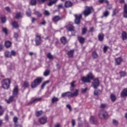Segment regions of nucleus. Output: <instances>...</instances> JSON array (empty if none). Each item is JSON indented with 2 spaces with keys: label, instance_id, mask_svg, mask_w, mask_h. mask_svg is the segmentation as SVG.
Returning <instances> with one entry per match:
<instances>
[{
  "label": "nucleus",
  "instance_id": "obj_14",
  "mask_svg": "<svg viewBox=\"0 0 127 127\" xmlns=\"http://www.w3.org/2000/svg\"><path fill=\"white\" fill-rule=\"evenodd\" d=\"M105 37V35L104 34L101 33L99 34L98 38V40L99 41H103L104 40V38Z\"/></svg>",
  "mask_w": 127,
  "mask_h": 127
},
{
  "label": "nucleus",
  "instance_id": "obj_36",
  "mask_svg": "<svg viewBox=\"0 0 127 127\" xmlns=\"http://www.w3.org/2000/svg\"><path fill=\"white\" fill-rule=\"evenodd\" d=\"M12 25L14 28H17V27H18V23H17V22L16 21H13Z\"/></svg>",
  "mask_w": 127,
  "mask_h": 127
},
{
  "label": "nucleus",
  "instance_id": "obj_52",
  "mask_svg": "<svg viewBox=\"0 0 127 127\" xmlns=\"http://www.w3.org/2000/svg\"><path fill=\"white\" fill-rule=\"evenodd\" d=\"M113 123L115 126H118V125H119V122H118L117 120H113Z\"/></svg>",
  "mask_w": 127,
  "mask_h": 127
},
{
  "label": "nucleus",
  "instance_id": "obj_12",
  "mask_svg": "<svg viewBox=\"0 0 127 127\" xmlns=\"http://www.w3.org/2000/svg\"><path fill=\"white\" fill-rule=\"evenodd\" d=\"M74 50H71L67 51V55L68 57L69 58H73V56H74Z\"/></svg>",
  "mask_w": 127,
  "mask_h": 127
},
{
  "label": "nucleus",
  "instance_id": "obj_57",
  "mask_svg": "<svg viewBox=\"0 0 127 127\" xmlns=\"http://www.w3.org/2000/svg\"><path fill=\"white\" fill-rule=\"evenodd\" d=\"M88 90V88H82L81 89V91L82 93H86L87 92V90Z\"/></svg>",
  "mask_w": 127,
  "mask_h": 127
},
{
  "label": "nucleus",
  "instance_id": "obj_60",
  "mask_svg": "<svg viewBox=\"0 0 127 127\" xmlns=\"http://www.w3.org/2000/svg\"><path fill=\"white\" fill-rule=\"evenodd\" d=\"M14 37H15V38H16V40H17V37H18V34H17L16 33H14Z\"/></svg>",
  "mask_w": 127,
  "mask_h": 127
},
{
  "label": "nucleus",
  "instance_id": "obj_18",
  "mask_svg": "<svg viewBox=\"0 0 127 127\" xmlns=\"http://www.w3.org/2000/svg\"><path fill=\"white\" fill-rule=\"evenodd\" d=\"M122 61H123V59L121 58H117L115 59V62L117 65H120L121 63H122Z\"/></svg>",
  "mask_w": 127,
  "mask_h": 127
},
{
  "label": "nucleus",
  "instance_id": "obj_43",
  "mask_svg": "<svg viewBox=\"0 0 127 127\" xmlns=\"http://www.w3.org/2000/svg\"><path fill=\"white\" fill-rule=\"evenodd\" d=\"M26 14L27 16H31V10H30V9H28V10L26 12Z\"/></svg>",
  "mask_w": 127,
  "mask_h": 127
},
{
  "label": "nucleus",
  "instance_id": "obj_25",
  "mask_svg": "<svg viewBox=\"0 0 127 127\" xmlns=\"http://www.w3.org/2000/svg\"><path fill=\"white\" fill-rule=\"evenodd\" d=\"M58 1V0H51L49 3H48V6H52V5H53L54 3H56Z\"/></svg>",
  "mask_w": 127,
  "mask_h": 127
},
{
  "label": "nucleus",
  "instance_id": "obj_37",
  "mask_svg": "<svg viewBox=\"0 0 127 127\" xmlns=\"http://www.w3.org/2000/svg\"><path fill=\"white\" fill-rule=\"evenodd\" d=\"M34 14H36V15L38 17H41L42 16V14H41V12L38 11H36L34 12Z\"/></svg>",
  "mask_w": 127,
  "mask_h": 127
},
{
  "label": "nucleus",
  "instance_id": "obj_15",
  "mask_svg": "<svg viewBox=\"0 0 127 127\" xmlns=\"http://www.w3.org/2000/svg\"><path fill=\"white\" fill-rule=\"evenodd\" d=\"M61 41L62 44H64V45H65L66 43H67V38L65 37H62L61 38Z\"/></svg>",
  "mask_w": 127,
  "mask_h": 127
},
{
  "label": "nucleus",
  "instance_id": "obj_30",
  "mask_svg": "<svg viewBox=\"0 0 127 127\" xmlns=\"http://www.w3.org/2000/svg\"><path fill=\"white\" fill-rule=\"evenodd\" d=\"M50 83V80H47L45 81L41 85V89H44V87H45L46 85H47V84H49Z\"/></svg>",
  "mask_w": 127,
  "mask_h": 127
},
{
  "label": "nucleus",
  "instance_id": "obj_54",
  "mask_svg": "<svg viewBox=\"0 0 127 127\" xmlns=\"http://www.w3.org/2000/svg\"><path fill=\"white\" fill-rule=\"evenodd\" d=\"M108 46H104V48H103V51H104V53H106L107 52V50H108Z\"/></svg>",
  "mask_w": 127,
  "mask_h": 127
},
{
  "label": "nucleus",
  "instance_id": "obj_47",
  "mask_svg": "<svg viewBox=\"0 0 127 127\" xmlns=\"http://www.w3.org/2000/svg\"><path fill=\"white\" fill-rule=\"evenodd\" d=\"M3 109H2V107L0 106V116H2L3 115Z\"/></svg>",
  "mask_w": 127,
  "mask_h": 127
},
{
  "label": "nucleus",
  "instance_id": "obj_58",
  "mask_svg": "<svg viewBox=\"0 0 127 127\" xmlns=\"http://www.w3.org/2000/svg\"><path fill=\"white\" fill-rule=\"evenodd\" d=\"M66 108H67L69 110V111H71L72 110V107H71V105L68 104L66 105Z\"/></svg>",
  "mask_w": 127,
  "mask_h": 127
},
{
  "label": "nucleus",
  "instance_id": "obj_44",
  "mask_svg": "<svg viewBox=\"0 0 127 127\" xmlns=\"http://www.w3.org/2000/svg\"><path fill=\"white\" fill-rule=\"evenodd\" d=\"M11 57V56H16V52L14 50H12L10 52Z\"/></svg>",
  "mask_w": 127,
  "mask_h": 127
},
{
  "label": "nucleus",
  "instance_id": "obj_8",
  "mask_svg": "<svg viewBox=\"0 0 127 127\" xmlns=\"http://www.w3.org/2000/svg\"><path fill=\"white\" fill-rule=\"evenodd\" d=\"M100 85V81L99 79L96 78L93 80L92 82V86L94 89H98V87Z\"/></svg>",
  "mask_w": 127,
  "mask_h": 127
},
{
  "label": "nucleus",
  "instance_id": "obj_40",
  "mask_svg": "<svg viewBox=\"0 0 127 127\" xmlns=\"http://www.w3.org/2000/svg\"><path fill=\"white\" fill-rule=\"evenodd\" d=\"M110 98L112 102H115V101H116V95H115L114 94H111Z\"/></svg>",
  "mask_w": 127,
  "mask_h": 127
},
{
  "label": "nucleus",
  "instance_id": "obj_56",
  "mask_svg": "<svg viewBox=\"0 0 127 127\" xmlns=\"http://www.w3.org/2000/svg\"><path fill=\"white\" fill-rule=\"evenodd\" d=\"M2 31L4 32V33H5V34H7V30L6 28H3Z\"/></svg>",
  "mask_w": 127,
  "mask_h": 127
},
{
  "label": "nucleus",
  "instance_id": "obj_7",
  "mask_svg": "<svg viewBox=\"0 0 127 127\" xmlns=\"http://www.w3.org/2000/svg\"><path fill=\"white\" fill-rule=\"evenodd\" d=\"M98 116L100 119H106L107 117H108V112L104 110H102L99 112Z\"/></svg>",
  "mask_w": 127,
  "mask_h": 127
},
{
  "label": "nucleus",
  "instance_id": "obj_49",
  "mask_svg": "<svg viewBox=\"0 0 127 127\" xmlns=\"http://www.w3.org/2000/svg\"><path fill=\"white\" fill-rule=\"evenodd\" d=\"M1 21L2 23H4L6 21V19L4 17H1Z\"/></svg>",
  "mask_w": 127,
  "mask_h": 127
},
{
  "label": "nucleus",
  "instance_id": "obj_35",
  "mask_svg": "<svg viewBox=\"0 0 127 127\" xmlns=\"http://www.w3.org/2000/svg\"><path fill=\"white\" fill-rule=\"evenodd\" d=\"M119 11H120V10L119 9H118V8L114 9L113 10L112 16H114V15H116V14H117V13H118V12H119Z\"/></svg>",
  "mask_w": 127,
  "mask_h": 127
},
{
  "label": "nucleus",
  "instance_id": "obj_22",
  "mask_svg": "<svg viewBox=\"0 0 127 127\" xmlns=\"http://www.w3.org/2000/svg\"><path fill=\"white\" fill-rule=\"evenodd\" d=\"M121 97H127V88H125L121 93Z\"/></svg>",
  "mask_w": 127,
  "mask_h": 127
},
{
  "label": "nucleus",
  "instance_id": "obj_17",
  "mask_svg": "<svg viewBox=\"0 0 127 127\" xmlns=\"http://www.w3.org/2000/svg\"><path fill=\"white\" fill-rule=\"evenodd\" d=\"M66 28L68 31H74V27L71 24L67 25Z\"/></svg>",
  "mask_w": 127,
  "mask_h": 127
},
{
  "label": "nucleus",
  "instance_id": "obj_53",
  "mask_svg": "<svg viewBox=\"0 0 127 127\" xmlns=\"http://www.w3.org/2000/svg\"><path fill=\"white\" fill-rule=\"evenodd\" d=\"M44 13L45 15H47V16L50 15V13L49 12V11H48V10H46L44 11Z\"/></svg>",
  "mask_w": 127,
  "mask_h": 127
},
{
  "label": "nucleus",
  "instance_id": "obj_31",
  "mask_svg": "<svg viewBox=\"0 0 127 127\" xmlns=\"http://www.w3.org/2000/svg\"><path fill=\"white\" fill-rule=\"evenodd\" d=\"M98 54L96 52H93L92 54V57L93 59H97L98 58Z\"/></svg>",
  "mask_w": 127,
  "mask_h": 127
},
{
  "label": "nucleus",
  "instance_id": "obj_45",
  "mask_svg": "<svg viewBox=\"0 0 127 127\" xmlns=\"http://www.w3.org/2000/svg\"><path fill=\"white\" fill-rule=\"evenodd\" d=\"M30 4L31 5H35L36 4V0H31Z\"/></svg>",
  "mask_w": 127,
  "mask_h": 127
},
{
  "label": "nucleus",
  "instance_id": "obj_51",
  "mask_svg": "<svg viewBox=\"0 0 127 127\" xmlns=\"http://www.w3.org/2000/svg\"><path fill=\"white\" fill-rule=\"evenodd\" d=\"M100 92H101L100 90H95L94 91V95L95 96H98V95L100 94Z\"/></svg>",
  "mask_w": 127,
  "mask_h": 127
},
{
  "label": "nucleus",
  "instance_id": "obj_46",
  "mask_svg": "<svg viewBox=\"0 0 127 127\" xmlns=\"http://www.w3.org/2000/svg\"><path fill=\"white\" fill-rule=\"evenodd\" d=\"M121 77H125L126 75H127V73L125 71H121L120 72Z\"/></svg>",
  "mask_w": 127,
  "mask_h": 127
},
{
  "label": "nucleus",
  "instance_id": "obj_64",
  "mask_svg": "<svg viewBox=\"0 0 127 127\" xmlns=\"http://www.w3.org/2000/svg\"><path fill=\"white\" fill-rule=\"evenodd\" d=\"M61 126L60 125V124H57L55 125L54 127H60Z\"/></svg>",
  "mask_w": 127,
  "mask_h": 127
},
{
  "label": "nucleus",
  "instance_id": "obj_38",
  "mask_svg": "<svg viewBox=\"0 0 127 127\" xmlns=\"http://www.w3.org/2000/svg\"><path fill=\"white\" fill-rule=\"evenodd\" d=\"M47 57L49 59H54V57H53V56H52V55H51V53H48L47 54Z\"/></svg>",
  "mask_w": 127,
  "mask_h": 127
},
{
  "label": "nucleus",
  "instance_id": "obj_4",
  "mask_svg": "<svg viewBox=\"0 0 127 127\" xmlns=\"http://www.w3.org/2000/svg\"><path fill=\"white\" fill-rule=\"evenodd\" d=\"M92 11H94L93 6H86L85 9L82 12V14L85 17L88 16L92 13Z\"/></svg>",
  "mask_w": 127,
  "mask_h": 127
},
{
  "label": "nucleus",
  "instance_id": "obj_23",
  "mask_svg": "<svg viewBox=\"0 0 127 127\" xmlns=\"http://www.w3.org/2000/svg\"><path fill=\"white\" fill-rule=\"evenodd\" d=\"M122 37L123 40H127V32L123 31L122 33Z\"/></svg>",
  "mask_w": 127,
  "mask_h": 127
},
{
  "label": "nucleus",
  "instance_id": "obj_9",
  "mask_svg": "<svg viewBox=\"0 0 127 127\" xmlns=\"http://www.w3.org/2000/svg\"><path fill=\"white\" fill-rule=\"evenodd\" d=\"M75 19L74 20V22L76 24H79L81 22V19L82 18V15L80 14L79 15L75 14L74 15Z\"/></svg>",
  "mask_w": 127,
  "mask_h": 127
},
{
  "label": "nucleus",
  "instance_id": "obj_41",
  "mask_svg": "<svg viewBox=\"0 0 127 127\" xmlns=\"http://www.w3.org/2000/svg\"><path fill=\"white\" fill-rule=\"evenodd\" d=\"M43 114V112L42 111H37L36 113V117H39L40 116H41Z\"/></svg>",
  "mask_w": 127,
  "mask_h": 127
},
{
  "label": "nucleus",
  "instance_id": "obj_20",
  "mask_svg": "<svg viewBox=\"0 0 127 127\" xmlns=\"http://www.w3.org/2000/svg\"><path fill=\"white\" fill-rule=\"evenodd\" d=\"M11 42L9 41H6L5 42L4 45H5V47H6V48H9V47H10V46H11Z\"/></svg>",
  "mask_w": 127,
  "mask_h": 127
},
{
  "label": "nucleus",
  "instance_id": "obj_28",
  "mask_svg": "<svg viewBox=\"0 0 127 127\" xmlns=\"http://www.w3.org/2000/svg\"><path fill=\"white\" fill-rule=\"evenodd\" d=\"M108 15H110V12H109L108 10H106L103 13V16L102 17H108Z\"/></svg>",
  "mask_w": 127,
  "mask_h": 127
},
{
  "label": "nucleus",
  "instance_id": "obj_61",
  "mask_svg": "<svg viewBox=\"0 0 127 127\" xmlns=\"http://www.w3.org/2000/svg\"><path fill=\"white\" fill-rule=\"evenodd\" d=\"M100 108L101 109H105V108H106V104H102L100 105Z\"/></svg>",
  "mask_w": 127,
  "mask_h": 127
},
{
  "label": "nucleus",
  "instance_id": "obj_33",
  "mask_svg": "<svg viewBox=\"0 0 127 127\" xmlns=\"http://www.w3.org/2000/svg\"><path fill=\"white\" fill-rule=\"evenodd\" d=\"M59 101V98L57 97H54L52 99V104H54Z\"/></svg>",
  "mask_w": 127,
  "mask_h": 127
},
{
  "label": "nucleus",
  "instance_id": "obj_42",
  "mask_svg": "<svg viewBox=\"0 0 127 127\" xmlns=\"http://www.w3.org/2000/svg\"><path fill=\"white\" fill-rule=\"evenodd\" d=\"M15 18L18 19V18H21V14L20 12L17 13L15 15Z\"/></svg>",
  "mask_w": 127,
  "mask_h": 127
},
{
  "label": "nucleus",
  "instance_id": "obj_34",
  "mask_svg": "<svg viewBox=\"0 0 127 127\" xmlns=\"http://www.w3.org/2000/svg\"><path fill=\"white\" fill-rule=\"evenodd\" d=\"M5 57H7V58H11V55H10V53L9 51H5L4 53Z\"/></svg>",
  "mask_w": 127,
  "mask_h": 127
},
{
  "label": "nucleus",
  "instance_id": "obj_2",
  "mask_svg": "<svg viewBox=\"0 0 127 127\" xmlns=\"http://www.w3.org/2000/svg\"><path fill=\"white\" fill-rule=\"evenodd\" d=\"M43 80V77H37L36 78L32 83L31 84V87L32 88H36L39 84H40L42 80Z\"/></svg>",
  "mask_w": 127,
  "mask_h": 127
},
{
  "label": "nucleus",
  "instance_id": "obj_11",
  "mask_svg": "<svg viewBox=\"0 0 127 127\" xmlns=\"http://www.w3.org/2000/svg\"><path fill=\"white\" fill-rule=\"evenodd\" d=\"M90 120L91 124H93V125H98V120L95 117L91 116Z\"/></svg>",
  "mask_w": 127,
  "mask_h": 127
},
{
  "label": "nucleus",
  "instance_id": "obj_62",
  "mask_svg": "<svg viewBox=\"0 0 127 127\" xmlns=\"http://www.w3.org/2000/svg\"><path fill=\"white\" fill-rule=\"evenodd\" d=\"M40 24H41V25H45V24H46V21L45 20H43L40 23Z\"/></svg>",
  "mask_w": 127,
  "mask_h": 127
},
{
  "label": "nucleus",
  "instance_id": "obj_5",
  "mask_svg": "<svg viewBox=\"0 0 127 127\" xmlns=\"http://www.w3.org/2000/svg\"><path fill=\"white\" fill-rule=\"evenodd\" d=\"M2 87L5 90H7L9 88V85H10V80L8 79H5L1 82Z\"/></svg>",
  "mask_w": 127,
  "mask_h": 127
},
{
  "label": "nucleus",
  "instance_id": "obj_39",
  "mask_svg": "<svg viewBox=\"0 0 127 127\" xmlns=\"http://www.w3.org/2000/svg\"><path fill=\"white\" fill-rule=\"evenodd\" d=\"M50 73V70L47 69L45 71V72L44 73V76L46 77V76H48V75H49Z\"/></svg>",
  "mask_w": 127,
  "mask_h": 127
},
{
  "label": "nucleus",
  "instance_id": "obj_19",
  "mask_svg": "<svg viewBox=\"0 0 127 127\" xmlns=\"http://www.w3.org/2000/svg\"><path fill=\"white\" fill-rule=\"evenodd\" d=\"M124 17L127 18V4H125L124 6V12L123 13Z\"/></svg>",
  "mask_w": 127,
  "mask_h": 127
},
{
  "label": "nucleus",
  "instance_id": "obj_3",
  "mask_svg": "<svg viewBox=\"0 0 127 127\" xmlns=\"http://www.w3.org/2000/svg\"><path fill=\"white\" fill-rule=\"evenodd\" d=\"M94 79V75L92 74V73H89L86 76H83L81 78V81L83 82V83H90L91 80L90 79Z\"/></svg>",
  "mask_w": 127,
  "mask_h": 127
},
{
  "label": "nucleus",
  "instance_id": "obj_29",
  "mask_svg": "<svg viewBox=\"0 0 127 127\" xmlns=\"http://www.w3.org/2000/svg\"><path fill=\"white\" fill-rule=\"evenodd\" d=\"M87 31H88V29L87 27L82 28L81 30V34L82 35H85V34L87 33Z\"/></svg>",
  "mask_w": 127,
  "mask_h": 127
},
{
  "label": "nucleus",
  "instance_id": "obj_32",
  "mask_svg": "<svg viewBox=\"0 0 127 127\" xmlns=\"http://www.w3.org/2000/svg\"><path fill=\"white\" fill-rule=\"evenodd\" d=\"M23 87L25 89H26V88H29V82H28V81H24L23 82Z\"/></svg>",
  "mask_w": 127,
  "mask_h": 127
},
{
  "label": "nucleus",
  "instance_id": "obj_48",
  "mask_svg": "<svg viewBox=\"0 0 127 127\" xmlns=\"http://www.w3.org/2000/svg\"><path fill=\"white\" fill-rule=\"evenodd\" d=\"M41 98H37L33 100V102H40L41 101Z\"/></svg>",
  "mask_w": 127,
  "mask_h": 127
},
{
  "label": "nucleus",
  "instance_id": "obj_21",
  "mask_svg": "<svg viewBox=\"0 0 127 127\" xmlns=\"http://www.w3.org/2000/svg\"><path fill=\"white\" fill-rule=\"evenodd\" d=\"M18 94V88L15 86L13 90V96H16Z\"/></svg>",
  "mask_w": 127,
  "mask_h": 127
},
{
  "label": "nucleus",
  "instance_id": "obj_13",
  "mask_svg": "<svg viewBox=\"0 0 127 127\" xmlns=\"http://www.w3.org/2000/svg\"><path fill=\"white\" fill-rule=\"evenodd\" d=\"M73 5V3L70 1H66L64 3L65 7H71Z\"/></svg>",
  "mask_w": 127,
  "mask_h": 127
},
{
  "label": "nucleus",
  "instance_id": "obj_1",
  "mask_svg": "<svg viewBox=\"0 0 127 127\" xmlns=\"http://www.w3.org/2000/svg\"><path fill=\"white\" fill-rule=\"evenodd\" d=\"M78 90H76L75 92L72 93L71 92H67L62 94V98H65V97H68L69 98H73V97H76L78 96Z\"/></svg>",
  "mask_w": 127,
  "mask_h": 127
},
{
  "label": "nucleus",
  "instance_id": "obj_6",
  "mask_svg": "<svg viewBox=\"0 0 127 127\" xmlns=\"http://www.w3.org/2000/svg\"><path fill=\"white\" fill-rule=\"evenodd\" d=\"M35 36L36 45H40V44H41L42 43V40H41V35L38 33H36Z\"/></svg>",
  "mask_w": 127,
  "mask_h": 127
},
{
  "label": "nucleus",
  "instance_id": "obj_59",
  "mask_svg": "<svg viewBox=\"0 0 127 127\" xmlns=\"http://www.w3.org/2000/svg\"><path fill=\"white\" fill-rule=\"evenodd\" d=\"M47 0H38V2L39 3H42L43 2H45Z\"/></svg>",
  "mask_w": 127,
  "mask_h": 127
},
{
  "label": "nucleus",
  "instance_id": "obj_55",
  "mask_svg": "<svg viewBox=\"0 0 127 127\" xmlns=\"http://www.w3.org/2000/svg\"><path fill=\"white\" fill-rule=\"evenodd\" d=\"M57 6L58 9H60V8H63V4H59Z\"/></svg>",
  "mask_w": 127,
  "mask_h": 127
},
{
  "label": "nucleus",
  "instance_id": "obj_50",
  "mask_svg": "<svg viewBox=\"0 0 127 127\" xmlns=\"http://www.w3.org/2000/svg\"><path fill=\"white\" fill-rule=\"evenodd\" d=\"M71 125L72 127H75V125H76V121H75V120L72 119L71 120Z\"/></svg>",
  "mask_w": 127,
  "mask_h": 127
},
{
  "label": "nucleus",
  "instance_id": "obj_24",
  "mask_svg": "<svg viewBox=\"0 0 127 127\" xmlns=\"http://www.w3.org/2000/svg\"><path fill=\"white\" fill-rule=\"evenodd\" d=\"M75 83H76V81H73L70 83V91H71V92H73V91H74V88H75Z\"/></svg>",
  "mask_w": 127,
  "mask_h": 127
},
{
  "label": "nucleus",
  "instance_id": "obj_26",
  "mask_svg": "<svg viewBox=\"0 0 127 127\" xmlns=\"http://www.w3.org/2000/svg\"><path fill=\"white\" fill-rule=\"evenodd\" d=\"M77 39H78L79 42L81 43V44H83L85 42L84 38H83L82 37H78Z\"/></svg>",
  "mask_w": 127,
  "mask_h": 127
},
{
  "label": "nucleus",
  "instance_id": "obj_27",
  "mask_svg": "<svg viewBox=\"0 0 127 127\" xmlns=\"http://www.w3.org/2000/svg\"><path fill=\"white\" fill-rule=\"evenodd\" d=\"M13 100H14V96H10L9 97V98L8 99V100H6V102L7 104H10V103H11V102H12V101H13Z\"/></svg>",
  "mask_w": 127,
  "mask_h": 127
},
{
  "label": "nucleus",
  "instance_id": "obj_16",
  "mask_svg": "<svg viewBox=\"0 0 127 127\" xmlns=\"http://www.w3.org/2000/svg\"><path fill=\"white\" fill-rule=\"evenodd\" d=\"M61 20V17L59 16H55L53 18V21H54L55 22H58V21H59V20Z\"/></svg>",
  "mask_w": 127,
  "mask_h": 127
},
{
  "label": "nucleus",
  "instance_id": "obj_63",
  "mask_svg": "<svg viewBox=\"0 0 127 127\" xmlns=\"http://www.w3.org/2000/svg\"><path fill=\"white\" fill-rule=\"evenodd\" d=\"M13 122L14 123H15V124H16V123H17V118L16 117H14L13 118Z\"/></svg>",
  "mask_w": 127,
  "mask_h": 127
},
{
  "label": "nucleus",
  "instance_id": "obj_10",
  "mask_svg": "<svg viewBox=\"0 0 127 127\" xmlns=\"http://www.w3.org/2000/svg\"><path fill=\"white\" fill-rule=\"evenodd\" d=\"M39 123L41 125H45L47 123V117L43 116L39 119Z\"/></svg>",
  "mask_w": 127,
  "mask_h": 127
}]
</instances>
